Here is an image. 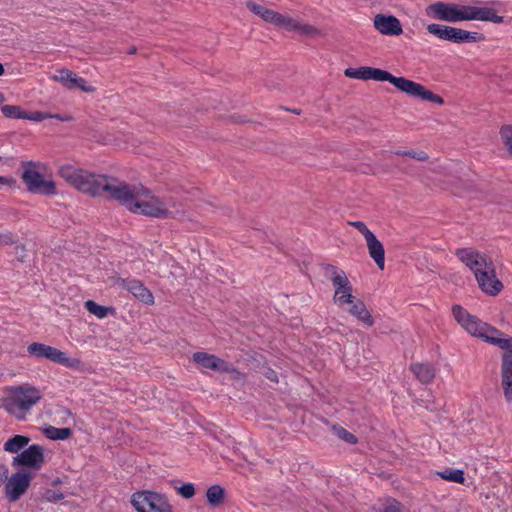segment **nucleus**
I'll return each mask as SVG.
<instances>
[{"mask_svg":"<svg viewBox=\"0 0 512 512\" xmlns=\"http://www.w3.org/2000/svg\"><path fill=\"white\" fill-rule=\"evenodd\" d=\"M59 175L75 189L91 197L107 193L109 199L135 214L158 219H180L185 216V211L178 209L172 198L164 201L142 185H130L113 176L92 173L70 164L62 165Z\"/></svg>","mask_w":512,"mask_h":512,"instance_id":"f257e3e1","label":"nucleus"},{"mask_svg":"<svg viewBox=\"0 0 512 512\" xmlns=\"http://www.w3.org/2000/svg\"><path fill=\"white\" fill-rule=\"evenodd\" d=\"M344 75L348 78L361 79L365 81H388L399 91L406 93L411 97L419 98L423 101L432 102L438 105L444 104V99L441 96L426 89L423 85L405 77H395L390 72L380 68L370 66H362L359 68L349 67L344 70Z\"/></svg>","mask_w":512,"mask_h":512,"instance_id":"f03ea898","label":"nucleus"},{"mask_svg":"<svg viewBox=\"0 0 512 512\" xmlns=\"http://www.w3.org/2000/svg\"><path fill=\"white\" fill-rule=\"evenodd\" d=\"M451 311L457 323L472 336L481 338L500 349H512V337L502 338L503 333L500 330L470 314L461 305H453Z\"/></svg>","mask_w":512,"mask_h":512,"instance_id":"7ed1b4c3","label":"nucleus"},{"mask_svg":"<svg viewBox=\"0 0 512 512\" xmlns=\"http://www.w3.org/2000/svg\"><path fill=\"white\" fill-rule=\"evenodd\" d=\"M41 391L30 384L9 387L3 399L5 410L19 420L26 417L27 412L42 399Z\"/></svg>","mask_w":512,"mask_h":512,"instance_id":"20e7f679","label":"nucleus"},{"mask_svg":"<svg viewBox=\"0 0 512 512\" xmlns=\"http://www.w3.org/2000/svg\"><path fill=\"white\" fill-rule=\"evenodd\" d=\"M247 9L260 17L263 21L270 23L278 28L287 31H297L302 35H319L320 30L313 25L302 23L292 17L281 14L275 10L269 9L254 1L246 2Z\"/></svg>","mask_w":512,"mask_h":512,"instance_id":"39448f33","label":"nucleus"},{"mask_svg":"<svg viewBox=\"0 0 512 512\" xmlns=\"http://www.w3.org/2000/svg\"><path fill=\"white\" fill-rule=\"evenodd\" d=\"M22 180L31 193L51 196L56 194V185L52 180H45L37 170L38 164L33 161L22 163Z\"/></svg>","mask_w":512,"mask_h":512,"instance_id":"423d86ee","label":"nucleus"},{"mask_svg":"<svg viewBox=\"0 0 512 512\" xmlns=\"http://www.w3.org/2000/svg\"><path fill=\"white\" fill-rule=\"evenodd\" d=\"M427 31L441 40L450 41L456 44L466 42H480L485 40V36L481 33L470 32L460 28L445 26L440 24L427 25Z\"/></svg>","mask_w":512,"mask_h":512,"instance_id":"0eeeda50","label":"nucleus"},{"mask_svg":"<svg viewBox=\"0 0 512 512\" xmlns=\"http://www.w3.org/2000/svg\"><path fill=\"white\" fill-rule=\"evenodd\" d=\"M131 503L138 512H173L164 495L148 490L134 493Z\"/></svg>","mask_w":512,"mask_h":512,"instance_id":"6e6552de","label":"nucleus"},{"mask_svg":"<svg viewBox=\"0 0 512 512\" xmlns=\"http://www.w3.org/2000/svg\"><path fill=\"white\" fill-rule=\"evenodd\" d=\"M1 469L3 481L6 480L4 486L5 496L9 502H16L28 490L32 480V474L30 472L19 471L13 473L8 478V468L2 465Z\"/></svg>","mask_w":512,"mask_h":512,"instance_id":"1a4fd4ad","label":"nucleus"},{"mask_svg":"<svg viewBox=\"0 0 512 512\" xmlns=\"http://www.w3.org/2000/svg\"><path fill=\"white\" fill-rule=\"evenodd\" d=\"M27 351L30 355L37 358L48 359L54 363L62 364L66 367H78L80 360L77 358H68L61 350L42 343L34 342L27 347Z\"/></svg>","mask_w":512,"mask_h":512,"instance_id":"9d476101","label":"nucleus"},{"mask_svg":"<svg viewBox=\"0 0 512 512\" xmlns=\"http://www.w3.org/2000/svg\"><path fill=\"white\" fill-rule=\"evenodd\" d=\"M458 9L461 21L479 20L489 21L496 24L504 22V17L497 15L496 10L493 8L458 5Z\"/></svg>","mask_w":512,"mask_h":512,"instance_id":"9b49d317","label":"nucleus"},{"mask_svg":"<svg viewBox=\"0 0 512 512\" xmlns=\"http://www.w3.org/2000/svg\"><path fill=\"white\" fill-rule=\"evenodd\" d=\"M455 255L473 272L474 276L493 263L487 255L471 247L459 248L456 250Z\"/></svg>","mask_w":512,"mask_h":512,"instance_id":"f8f14e48","label":"nucleus"},{"mask_svg":"<svg viewBox=\"0 0 512 512\" xmlns=\"http://www.w3.org/2000/svg\"><path fill=\"white\" fill-rule=\"evenodd\" d=\"M475 278L481 291L487 295L496 296L503 289L502 282L496 277L493 263L476 273Z\"/></svg>","mask_w":512,"mask_h":512,"instance_id":"ddd939ff","label":"nucleus"},{"mask_svg":"<svg viewBox=\"0 0 512 512\" xmlns=\"http://www.w3.org/2000/svg\"><path fill=\"white\" fill-rule=\"evenodd\" d=\"M500 367V388L505 401L512 403V349H503Z\"/></svg>","mask_w":512,"mask_h":512,"instance_id":"4468645a","label":"nucleus"},{"mask_svg":"<svg viewBox=\"0 0 512 512\" xmlns=\"http://www.w3.org/2000/svg\"><path fill=\"white\" fill-rule=\"evenodd\" d=\"M458 10V4L440 1L430 4L426 8V13L435 20L455 23L461 21Z\"/></svg>","mask_w":512,"mask_h":512,"instance_id":"2eb2a0df","label":"nucleus"},{"mask_svg":"<svg viewBox=\"0 0 512 512\" xmlns=\"http://www.w3.org/2000/svg\"><path fill=\"white\" fill-rule=\"evenodd\" d=\"M192 359L203 369H210L218 372L236 373L237 375L240 374V372L233 368L228 362L217 357L216 355L209 354L207 352H195L192 356Z\"/></svg>","mask_w":512,"mask_h":512,"instance_id":"dca6fc26","label":"nucleus"},{"mask_svg":"<svg viewBox=\"0 0 512 512\" xmlns=\"http://www.w3.org/2000/svg\"><path fill=\"white\" fill-rule=\"evenodd\" d=\"M45 461L44 449L42 446L33 444L26 450L19 453L13 459V465L26 466L34 470H39Z\"/></svg>","mask_w":512,"mask_h":512,"instance_id":"f3484780","label":"nucleus"},{"mask_svg":"<svg viewBox=\"0 0 512 512\" xmlns=\"http://www.w3.org/2000/svg\"><path fill=\"white\" fill-rule=\"evenodd\" d=\"M117 284L146 305L154 304L152 292L139 280L118 278Z\"/></svg>","mask_w":512,"mask_h":512,"instance_id":"a211bd4d","label":"nucleus"},{"mask_svg":"<svg viewBox=\"0 0 512 512\" xmlns=\"http://www.w3.org/2000/svg\"><path fill=\"white\" fill-rule=\"evenodd\" d=\"M373 24L382 35L398 36L403 33L399 19L393 15L377 14Z\"/></svg>","mask_w":512,"mask_h":512,"instance_id":"6ab92c4d","label":"nucleus"},{"mask_svg":"<svg viewBox=\"0 0 512 512\" xmlns=\"http://www.w3.org/2000/svg\"><path fill=\"white\" fill-rule=\"evenodd\" d=\"M333 287L335 289L333 300L339 307L354 302L355 296L352 294L353 287L347 276L340 279L336 284H333Z\"/></svg>","mask_w":512,"mask_h":512,"instance_id":"aec40b11","label":"nucleus"},{"mask_svg":"<svg viewBox=\"0 0 512 512\" xmlns=\"http://www.w3.org/2000/svg\"><path fill=\"white\" fill-rule=\"evenodd\" d=\"M366 244L370 257L375 261L379 269L383 270L385 266V250L383 244L374 234L366 239Z\"/></svg>","mask_w":512,"mask_h":512,"instance_id":"412c9836","label":"nucleus"},{"mask_svg":"<svg viewBox=\"0 0 512 512\" xmlns=\"http://www.w3.org/2000/svg\"><path fill=\"white\" fill-rule=\"evenodd\" d=\"M351 307L349 308V313L355 317L358 321L366 325L367 327H371L374 325V319L371 313L367 310L365 303L357 299L353 303H349Z\"/></svg>","mask_w":512,"mask_h":512,"instance_id":"4be33fe9","label":"nucleus"},{"mask_svg":"<svg viewBox=\"0 0 512 512\" xmlns=\"http://www.w3.org/2000/svg\"><path fill=\"white\" fill-rule=\"evenodd\" d=\"M415 377L423 384H429L436 376V367L431 363H415L410 366Z\"/></svg>","mask_w":512,"mask_h":512,"instance_id":"5701e85b","label":"nucleus"},{"mask_svg":"<svg viewBox=\"0 0 512 512\" xmlns=\"http://www.w3.org/2000/svg\"><path fill=\"white\" fill-rule=\"evenodd\" d=\"M206 497L211 506L218 507L224 502L225 490L220 485H212L207 489Z\"/></svg>","mask_w":512,"mask_h":512,"instance_id":"b1692460","label":"nucleus"},{"mask_svg":"<svg viewBox=\"0 0 512 512\" xmlns=\"http://www.w3.org/2000/svg\"><path fill=\"white\" fill-rule=\"evenodd\" d=\"M30 442V438L24 435H15L12 438L8 439V441L4 444V450L10 453H18L22 450L28 443Z\"/></svg>","mask_w":512,"mask_h":512,"instance_id":"393cba45","label":"nucleus"},{"mask_svg":"<svg viewBox=\"0 0 512 512\" xmlns=\"http://www.w3.org/2000/svg\"><path fill=\"white\" fill-rule=\"evenodd\" d=\"M436 474L443 480L464 484L465 477L464 471L461 469H450L447 468L443 471H438Z\"/></svg>","mask_w":512,"mask_h":512,"instance_id":"a878e982","label":"nucleus"},{"mask_svg":"<svg viewBox=\"0 0 512 512\" xmlns=\"http://www.w3.org/2000/svg\"><path fill=\"white\" fill-rule=\"evenodd\" d=\"M44 434L48 439L51 440H65L72 435L71 428H56L49 426L45 428Z\"/></svg>","mask_w":512,"mask_h":512,"instance_id":"bb28decb","label":"nucleus"},{"mask_svg":"<svg viewBox=\"0 0 512 512\" xmlns=\"http://www.w3.org/2000/svg\"><path fill=\"white\" fill-rule=\"evenodd\" d=\"M499 136L507 153L512 156V124H504L499 129Z\"/></svg>","mask_w":512,"mask_h":512,"instance_id":"cd10ccee","label":"nucleus"},{"mask_svg":"<svg viewBox=\"0 0 512 512\" xmlns=\"http://www.w3.org/2000/svg\"><path fill=\"white\" fill-rule=\"evenodd\" d=\"M325 276H327L333 284L343 279L346 275L345 271L334 266L332 264H323L322 265Z\"/></svg>","mask_w":512,"mask_h":512,"instance_id":"c85d7f7f","label":"nucleus"},{"mask_svg":"<svg viewBox=\"0 0 512 512\" xmlns=\"http://www.w3.org/2000/svg\"><path fill=\"white\" fill-rule=\"evenodd\" d=\"M76 78L77 75L74 72L65 68L59 70L58 76L53 77L55 81L61 82L68 89L74 87V80H76Z\"/></svg>","mask_w":512,"mask_h":512,"instance_id":"c756f323","label":"nucleus"},{"mask_svg":"<svg viewBox=\"0 0 512 512\" xmlns=\"http://www.w3.org/2000/svg\"><path fill=\"white\" fill-rule=\"evenodd\" d=\"M1 111L6 118L9 119H23L26 116V111L17 105H4Z\"/></svg>","mask_w":512,"mask_h":512,"instance_id":"7c9ffc66","label":"nucleus"},{"mask_svg":"<svg viewBox=\"0 0 512 512\" xmlns=\"http://www.w3.org/2000/svg\"><path fill=\"white\" fill-rule=\"evenodd\" d=\"M85 308L89 313L97 316L98 318H104L107 316L109 310H113L112 307H105L97 304L93 300H88L85 302Z\"/></svg>","mask_w":512,"mask_h":512,"instance_id":"2f4dec72","label":"nucleus"},{"mask_svg":"<svg viewBox=\"0 0 512 512\" xmlns=\"http://www.w3.org/2000/svg\"><path fill=\"white\" fill-rule=\"evenodd\" d=\"M395 154L398 156H402V157H410L412 159H415L417 161H422V162L429 160V155L422 150H414V149L405 150V151L398 150L395 152Z\"/></svg>","mask_w":512,"mask_h":512,"instance_id":"473e14b6","label":"nucleus"},{"mask_svg":"<svg viewBox=\"0 0 512 512\" xmlns=\"http://www.w3.org/2000/svg\"><path fill=\"white\" fill-rule=\"evenodd\" d=\"M375 512H410L402 503L399 501L393 499L391 501H388V503L383 507Z\"/></svg>","mask_w":512,"mask_h":512,"instance_id":"72a5a7b5","label":"nucleus"},{"mask_svg":"<svg viewBox=\"0 0 512 512\" xmlns=\"http://www.w3.org/2000/svg\"><path fill=\"white\" fill-rule=\"evenodd\" d=\"M334 430L337 434V436L344 440L345 442L347 443H350V444H356L358 439L355 435H353L352 433H350L349 431H347L346 429H344L343 427H334Z\"/></svg>","mask_w":512,"mask_h":512,"instance_id":"f704fd0d","label":"nucleus"},{"mask_svg":"<svg viewBox=\"0 0 512 512\" xmlns=\"http://www.w3.org/2000/svg\"><path fill=\"white\" fill-rule=\"evenodd\" d=\"M348 225L354 227L357 229L365 238V240L370 237L372 234H374L372 231H370L366 224L362 221H349Z\"/></svg>","mask_w":512,"mask_h":512,"instance_id":"c9c22d12","label":"nucleus"},{"mask_svg":"<svg viewBox=\"0 0 512 512\" xmlns=\"http://www.w3.org/2000/svg\"><path fill=\"white\" fill-rule=\"evenodd\" d=\"M74 87L79 88L81 91L86 93H93L95 92V87L92 85H89L87 81L84 78L78 77L76 80H74Z\"/></svg>","mask_w":512,"mask_h":512,"instance_id":"e433bc0d","label":"nucleus"},{"mask_svg":"<svg viewBox=\"0 0 512 512\" xmlns=\"http://www.w3.org/2000/svg\"><path fill=\"white\" fill-rule=\"evenodd\" d=\"M26 116L27 117H24L23 119L32 120V121H36V122H40L45 119L52 118V114H49L46 112H41V111H36L33 113L26 111Z\"/></svg>","mask_w":512,"mask_h":512,"instance_id":"4c0bfd02","label":"nucleus"},{"mask_svg":"<svg viewBox=\"0 0 512 512\" xmlns=\"http://www.w3.org/2000/svg\"><path fill=\"white\" fill-rule=\"evenodd\" d=\"M179 494H181L184 498L189 499L195 495V488L193 484L186 483L178 488Z\"/></svg>","mask_w":512,"mask_h":512,"instance_id":"58836bf2","label":"nucleus"},{"mask_svg":"<svg viewBox=\"0 0 512 512\" xmlns=\"http://www.w3.org/2000/svg\"><path fill=\"white\" fill-rule=\"evenodd\" d=\"M17 242V239L11 232L0 233V246L12 245Z\"/></svg>","mask_w":512,"mask_h":512,"instance_id":"ea45409f","label":"nucleus"},{"mask_svg":"<svg viewBox=\"0 0 512 512\" xmlns=\"http://www.w3.org/2000/svg\"><path fill=\"white\" fill-rule=\"evenodd\" d=\"M45 498L50 502H54L63 499L64 495L61 492H56L49 489L45 492Z\"/></svg>","mask_w":512,"mask_h":512,"instance_id":"a19ab883","label":"nucleus"},{"mask_svg":"<svg viewBox=\"0 0 512 512\" xmlns=\"http://www.w3.org/2000/svg\"><path fill=\"white\" fill-rule=\"evenodd\" d=\"M2 185H6L10 188H15L16 185H17V181L15 178L13 177H4V176H0V186Z\"/></svg>","mask_w":512,"mask_h":512,"instance_id":"79ce46f5","label":"nucleus"},{"mask_svg":"<svg viewBox=\"0 0 512 512\" xmlns=\"http://www.w3.org/2000/svg\"><path fill=\"white\" fill-rule=\"evenodd\" d=\"M265 377L267 379H269L270 381H273V382H278V377H277V373L271 369V368H267L266 371H265Z\"/></svg>","mask_w":512,"mask_h":512,"instance_id":"37998d69","label":"nucleus"},{"mask_svg":"<svg viewBox=\"0 0 512 512\" xmlns=\"http://www.w3.org/2000/svg\"><path fill=\"white\" fill-rule=\"evenodd\" d=\"M433 172L438 173V174L447 175L445 168L443 166H438V167L434 168Z\"/></svg>","mask_w":512,"mask_h":512,"instance_id":"c03bdc74","label":"nucleus"},{"mask_svg":"<svg viewBox=\"0 0 512 512\" xmlns=\"http://www.w3.org/2000/svg\"><path fill=\"white\" fill-rule=\"evenodd\" d=\"M232 120L235 122H238V123H244L246 121L245 119H243L241 117H238V118L232 117Z\"/></svg>","mask_w":512,"mask_h":512,"instance_id":"a18cd8bd","label":"nucleus"},{"mask_svg":"<svg viewBox=\"0 0 512 512\" xmlns=\"http://www.w3.org/2000/svg\"><path fill=\"white\" fill-rule=\"evenodd\" d=\"M52 118H57V119H60V120H62V121H65V120H67V119H68V118H64V117H62V116H61V115H59V114L52 115Z\"/></svg>","mask_w":512,"mask_h":512,"instance_id":"49530a36","label":"nucleus"},{"mask_svg":"<svg viewBox=\"0 0 512 512\" xmlns=\"http://www.w3.org/2000/svg\"><path fill=\"white\" fill-rule=\"evenodd\" d=\"M5 72L4 66L2 63H0V76L3 75Z\"/></svg>","mask_w":512,"mask_h":512,"instance_id":"de8ad7c7","label":"nucleus"},{"mask_svg":"<svg viewBox=\"0 0 512 512\" xmlns=\"http://www.w3.org/2000/svg\"><path fill=\"white\" fill-rule=\"evenodd\" d=\"M5 101V96L2 92H0V104Z\"/></svg>","mask_w":512,"mask_h":512,"instance_id":"09e8293b","label":"nucleus"},{"mask_svg":"<svg viewBox=\"0 0 512 512\" xmlns=\"http://www.w3.org/2000/svg\"><path fill=\"white\" fill-rule=\"evenodd\" d=\"M129 54H134L136 53V47H132L130 48V50L128 51Z\"/></svg>","mask_w":512,"mask_h":512,"instance_id":"8fccbe9b","label":"nucleus"},{"mask_svg":"<svg viewBox=\"0 0 512 512\" xmlns=\"http://www.w3.org/2000/svg\"><path fill=\"white\" fill-rule=\"evenodd\" d=\"M21 248L22 250H24V245H21V246H17L16 249H19Z\"/></svg>","mask_w":512,"mask_h":512,"instance_id":"3c124183","label":"nucleus"},{"mask_svg":"<svg viewBox=\"0 0 512 512\" xmlns=\"http://www.w3.org/2000/svg\"><path fill=\"white\" fill-rule=\"evenodd\" d=\"M183 109L179 110V113H178V116H181V112H182Z\"/></svg>","mask_w":512,"mask_h":512,"instance_id":"603ef678","label":"nucleus"}]
</instances>
